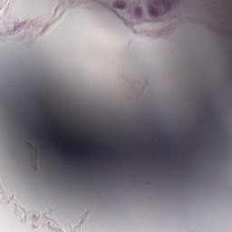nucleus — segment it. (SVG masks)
I'll use <instances>...</instances> for the list:
<instances>
[{"label": "nucleus", "mask_w": 232, "mask_h": 232, "mask_svg": "<svg viewBox=\"0 0 232 232\" xmlns=\"http://www.w3.org/2000/svg\"><path fill=\"white\" fill-rule=\"evenodd\" d=\"M135 14H136V15H141L142 10L140 8L137 7L135 10Z\"/></svg>", "instance_id": "3"}, {"label": "nucleus", "mask_w": 232, "mask_h": 232, "mask_svg": "<svg viewBox=\"0 0 232 232\" xmlns=\"http://www.w3.org/2000/svg\"><path fill=\"white\" fill-rule=\"evenodd\" d=\"M162 7L165 8V10H168L169 5L166 4V0H154L149 6L150 15H151V17H159Z\"/></svg>", "instance_id": "1"}, {"label": "nucleus", "mask_w": 232, "mask_h": 232, "mask_svg": "<svg viewBox=\"0 0 232 232\" xmlns=\"http://www.w3.org/2000/svg\"><path fill=\"white\" fill-rule=\"evenodd\" d=\"M40 113H44V110L40 109Z\"/></svg>", "instance_id": "4"}, {"label": "nucleus", "mask_w": 232, "mask_h": 232, "mask_svg": "<svg viewBox=\"0 0 232 232\" xmlns=\"http://www.w3.org/2000/svg\"><path fill=\"white\" fill-rule=\"evenodd\" d=\"M112 151H117V150L116 149H112Z\"/></svg>", "instance_id": "5"}, {"label": "nucleus", "mask_w": 232, "mask_h": 232, "mask_svg": "<svg viewBox=\"0 0 232 232\" xmlns=\"http://www.w3.org/2000/svg\"><path fill=\"white\" fill-rule=\"evenodd\" d=\"M114 8H120L122 10V8H126V4L124 2H116L114 4Z\"/></svg>", "instance_id": "2"}]
</instances>
